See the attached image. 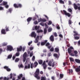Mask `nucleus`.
Wrapping results in <instances>:
<instances>
[{
    "instance_id": "1",
    "label": "nucleus",
    "mask_w": 80,
    "mask_h": 80,
    "mask_svg": "<svg viewBox=\"0 0 80 80\" xmlns=\"http://www.w3.org/2000/svg\"><path fill=\"white\" fill-rule=\"evenodd\" d=\"M73 50H74V48L72 46H70L69 48L68 49V52L70 55L74 56V54L72 53Z\"/></svg>"
},
{
    "instance_id": "2",
    "label": "nucleus",
    "mask_w": 80,
    "mask_h": 80,
    "mask_svg": "<svg viewBox=\"0 0 80 80\" xmlns=\"http://www.w3.org/2000/svg\"><path fill=\"white\" fill-rule=\"evenodd\" d=\"M40 74V70L39 69H37L35 72L34 73V77L38 80H39L40 78V76H38V75Z\"/></svg>"
},
{
    "instance_id": "3",
    "label": "nucleus",
    "mask_w": 80,
    "mask_h": 80,
    "mask_svg": "<svg viewBox=\"0 0 80 80\" xmlns=\"http://www.w3.org/2000/svg\"><path fill=\"white\" fill-rule=\"evenodd\" d=\"M73 32L74 33V34H73V36L74 37V39L75 40H79V39L80 38V37L76 36H79V34H78V32L76 31H73Z\"/></svg>"
},
{
    "instance_id": "4",
    "label": "nucleus",
    "mask_w": 80,
    "mask_h": 80,
    "mask_svg": "<svg viewBox=\"0 0 80 80\" xmlns=\"http://www.w3.org/2000/svg\"><path fill=\"white\" fill-rule=\"evenodd\" d=\"M77 5H78V6H79V7H78V6L75 3L73 4V7L75 9V10H77L78 9V10H80V4L79 3H78L77 4Z\"/></svg>"
},
{
    "instance_id": "5",
    "label": "nucleus",
    "mask_w": 80,
    "mask_h": 80,
    "mask_svg": "<svg viewBox=\"0 0 80 80\" xmlns=\"http://www.w3.org/2000/svg\"><path fill=\"white\" fill-rule=\"evenodd\" d=\"M13 6L15 8H21L22 7V5L21 4H14L13 5Z\"/></svg>"
},
{
    "instance_id": "6",
    "label": "nucleus",
    "mask_w": 80,
    "mask_h": 80,
    "mask_svg": "<svg viewBox=\"0 0 80 80\" xmlns=\"http://www.w3.org/2000/svg\"><path fill=\"white\" fill-rule=\"evenodd\" d=\"M27 52H25L23 55V62H25L26 61L27 59Z\"/></svg>"
},
{
    "instance_id": "7",
    "label": "nucleus",
    "mask_w": 80,
    "mask_h": 80,
    "mask_svg": "<svg viewBox=\"0 0 80 80\" xmlns=\"http://www.w3.org/2000/svg\"><path fill=\"white\" fill-rule=\"evenodd\" d=\"M63 12L64 13L65 15H66V16H68V17H71V14L68 13L65 10H63Z\"/></svg>"
},
{
    "instance_id": "8",
    "label": "nucleus",
    "mask_w": 80,
    "mask_h": 80,
    "mask_svg": "<svg viewBox=\"0 0 80 80\" xmlns=\"http://www.w3.org/2000/svg\"><path fill=\"white\" fill-rule=\"evenodd\" d=\"M30 36H31V37H32L36 38V37L37 36V34L35 33V32H32L31 35H30Z\"/></svg>"
},
{
    "instance_id": "9",
    "label": "nucleus",
    "mask_w": 80,
    "mask_h": 80,
    "mask_svg": "<svg viewBox=\"0 0 80 80\" xmlns=\"http://www.w3.org/2000/svg\"><path fill=\"white\" fill-rule=\"evenodd\" d=\"M38 23L40 22H47V20L45 18H40L39 19H38Z\"/></svg>"
},
{
    "instance_id": "10",
    "label": "nucleus",
    "mask_w": 80,
    "mask_h": 80,
    "mask_svg": "<svg viewBox=\"0 0 80 80\" xmlns=\"http://www.w3.org/2000/svg\"><path fill=\"white\" fill-rule=\"evenodd\" d=\"M7 50L8 51H11L13 50V47L11 46H7Z\"/></svg>"
},
{
    "instance_id": "11",
    "label": "nucleus",
    "mask_w": 80,
    "mask_h": 80,
    "mask_svg": "<svg viewBox=\"0 0 80 80\" xmlns=\"http://www.w3.org/2000/svg\"><path fill=\"white\" fill-rule=\"evenodd\" d=\"M46 46L48 47V49H50V48L52 47V45H50V44L48 42L46 43Z\"/></svg>"
},
{
    "instance_id": "12",
    "label": "nucleus",
    "mask_w": 80,
    "mask_h": 80,
    "mask_svg": "<svg viewBox=\"0 0 80 80\" xmlns=\"http://www.w3.org/2000/svg\"><path fill=\"white\" fill-rule=\"evenodd\" d=\"M47 42H48V40H45L44 41V42H41V45L42 46H43V45H45V44L47 43Z\"/></svg>"
},
{
    "instance_id": "13",
    "label": "nucleus",
    "mask_w": 80,
    "mask_h": 80,
    "mask_svg": "<svg viewBox=\"0 0 80 80\" xmlns=\"http://www.w3.org/2000/svg\"><path fill=\"white\" fill-rule=\"evenodd\" d=\"M4 69H6V70L8 71V72H10L11 71V69L8 68V67L7 66H5L4 67Z\"/></svg>"
},
{
    "instance_id": "14",
    "label": "nucleus",
    "mask_w": 80,
    "mask_h": 80,
    "mask_svg": "<svg viewBox=\"0 0 80 80\" xmlns=\"http://www.w3.org/2000/svg\"><path fill=\"white\" fill-rule=\"evenodd\" d=\"M2 34H3V35H5L7 32H6V31H5V29H2L1 30V31Z\"/></svg>"
},
{
    "instance_id": "15",
    "label": "nucleus",
    "mask_w": 80,
    "mask_h": 80,
    "mask_svg": "<svg viewBox=\"0 0 80 80\" xmlns=\"http://www.w3.org/2000/svg\"><path fill=\"white\" fill-rule=\"evenodd\" d=\"M30 69V64H28V66H25L24 67V70H25V69Z\"/></svg>"
},
{
    "instance_id": "16",
    "label": "nucleus",
    "mask_w": 80,
    "mask_h": 80,
    "mask_svg": "<svg viewBox=\"0 0 80 80\" xmlns=\"http://www.w3.org/2000/svg\"><path fill=\"white\" fill-rule=\"evenodd\" d=\"M38 62H37L36 61L34 63L33 65V67L34 68H36V67H37V65H38Z\"/></svg>"
},
{
    "instance_id": "17",
    "label": "nucleus",
    "mask_w": 80,
    "mask_h": 80,
    "mask_svg": "<svg viewBox=\"0 0 80 80\" xmlns=\"http://www.w3.org/2000/svg\"><path fill=\"white\" fill-rule=\"evenodd\" d=\"M50 39L51 42H53L54 41V37L52 35L50 38Z\"/></svg>"
},
{
    "instance_id": "18",
    "label": "nucleus",
    "mask_w": 80,
    "mask_h": 80,
    "mask_svg": "<svg viewBox=\"0 0 80 80\" xmlns=\"http://www.w3.org/2000/svg\"><path fill=\"white\" fill-rule=\"evenodd\" d=\"M22 50V47L20 46L19 48H17L18 52H20Z\"/></svg>"
},
{
    "instance_id": "19",
    "label": "nucleus",
    "mask_w": 80,
    "mask_h": 80,
    "mask_svg": "<svg viewBox=\"0 0 80 80\" xmlns=\"http://www.w3.org/2000/svg\"><path fill=\"white\" fill-rule=\"evenodd\" d=\"M68 24L69 25H72V23H73V22H72V21L71 19H70L68 20Z\"/></svg>"
},
{
    "instance_id": "20",
    "label": "nucleus",
    "mask_w": 80,
    "mask_h": 80,
    "mask_svg": "<svg viewBox=\"0 0 80 80\" xmlns=\"http://www.w3.org/2000/svg\"><path fill=\"white\" fill-rule=\"evenodd\" d=\"M12 10H13V9H12V8H9L8 9V11H7V13H8V12H10V13H11Z\"/></svg>"
},
{
    "instance_id": "21",
    "label": "nucleus",
    "mask_w": 80,
    "mask_h": 80,
    "mask_svg": "<svg viewBox=\"0 0 80 80\" xmlns=\"http://www.w3.org/2000/svg\"><path fill=\"white\" fill-rule=\"evenodd\" d=\"M68 72L69 73H72L73 72V70L68 69Z\"/></svg>"
},
{
    "instance_id": "22",
    "label": "nucleus",
    "mask_w": 80,
    "mask_h": 80,
    "mask_svg": "<svg viewBox=\"0 0 80 80\" xmlns=\"http://www.w3.org/2000/svg\"><path fill=\"white\" fill-rule=\"evenodd\" d=\"M75 62H76V63H78L80 64V59H75Z\"/></svg>"
},
{
    "instance_id": "23",
    "label": "nucleus",
    "mask_w": 80,
    "mask_h": 80,
    "mask_svg": "<svg viewBox=\"0 0 80 80\" xmlns=\"http://www.w3.org/2000/svg\"><path fill=\"white\" fill-rule=\"evenodd\" d=\"M32 18L29 17L27 19V21L28 22H30L31 20H32Z\"/></svg>"
},
{
    "instance_id": "24",
    "label": "nucleus",
    "mask_w": 80,
    "mask_h": 80,
    "mask_svg": "<svg viewBox=\"0 0 80 80\" xmlns=\"http://www.w3.org/2000/svg\"><path fill=\"white\" fill-rule=\"evenodd\" d=\"M38 62L40 65H42L43 63V61L42 60H39L38 61Z\"/></svg>"
},
{
    "instance_id": "25",
    "label": "nucleus",
    "mask_w": 80,
    "mask_h": 80,
    "mask_svg": "<svg viewBox=\"0 0 80 80\" xmlns=\"http://www.w3.org/2000/svg\"><path fill=\"white\" fill-rule=\"evenodd\" d=\"M76 71L77 72H80V68H77L76 69Z\"/></svg>"
},
{
    "instance_id": "26",
    "label": "nucleus",
    "mask_w": 80,
    "mask_h": 80,
    "mask_svg": "<svg viewBox=\"0 0 80 80\" xmlns=\"http://www.w3.org/2000/svg\"><path fill=\"white\" fill-rule=\"evenodd\" d=\"M5 28L6 32H8V31H9V27L6 26Z\"/></svg>"
},
{
    "instance_id": "27",
    "label": "nucleus",
    "mask_w": 80,
    "mask_h": 80,
    "mask_svg": "<svg viewBox=\"0 0 80 80\" xmlns=\"http://www.w3.org/2000/svg\"><path fill=\"white\" fill-rule=\"evenodd\" d=\"M47 32V28H45L44 30V34H46Z\"/></svg>"
},
{
    "instance_id": "28",
    "label": "nucleus",
    "mask_w": 80,
    "mask_h": 80,
    "mask_svg": "<svg viewBox=\"0 0 80 80\" xmlns=\"http://www.w3.org/2000/svg\"><path fill=\"white\" fill-rule=\"evenodd\" d=\"M55 51L56 52H59V48H55Z\"/></svg>"
},
{
    "instance_id": "29",
    "label": "nucleus",
    "mask_w": 80,
    "mask_h": 80,
    "mask_svg": "<svg viewBox=\"0 0 80 80\" xmlns=\"http://www.w3.org/2000/svg\"><path fill=\"white\" fill-rule=\"evenodd\" d=\"M52 62L51 61H49V62L48 63V65L49 66H50V67H51L52 66Z\"/></svg>"
},
{
    "instance_id": "30",
    "label": "nucleus",
    "mask_w": 80,
    "mask_h": 80,
    "mask_svg": "<svg viewBox=\"0 0 80 80\" xmlns=\"http://www.w3.org/2000/svg\"><path fill=\"white\" fill-rule=\"evenodd\" d=\"M52 62L51 61H49V62L48 63V65L49 66H50V67H51L52 66Z\"/></svg>"
},
{
    "instance_id": "31",
    "label": "nucleus",
    "mask_w": 80,
    "mask_h": 80,
    "mask_svg": "<svg viewBox=\"0 0 80 80\" xmlns=\"http://www.w3.org/2000/svg\"><path fill=\"white\" fill-rule=\"evenodd\" d=\"M60 77L61 79L63 78V74H60Z\"/></svg>"
},
{
    "instance_id": "32",
    "label": "nucleus",
    "mask_w": 80,
    "mask_h": 80,
    "mask_svg": "<svg viewBox=\"0 0 80 80\" xmlns=\"http://www.w3.org/2000/svg\"><path fill=\"white\" fill-rule=\"evenodd\" d=\"M39 28H40L39 26L38 27L37 26H35V30H38V29H39Z\"/></svg>"
},
{
    "instance_id": "33",
    "label": "nucleus",
    "mask_w": 80,
    "mask_h": 80,
    "mask_svg": "<svg viewBox=\"0 0 80 80\" xmlns=\"http://www.w3.org/2000/svg\"><path fill=\"white\" fill-rule=\"evenodd\" d=\"M68 11L69 12H70V13H72V9L70 8H69L68 9Z\"/></svg>"
},
{
    "instance_id": "34",
    "label": "nucleus",
    "mask_w": 80,
    "mask_h": 80,
    "mask_svg": "<svg viewBox=\"0 0 80 80\" xmlns=\"http://www.w3.org/2000/svg\"><path fill=\"white\" fill-rule=\"evenodd\" d=\"M69 60L71 62H74V59L72 58H69Z\"/></svg>"
},
{
    "instance_id": "35",
    "label": "nucleus",
    "mask_w": 80,
    "mask_h": 80,
    "mask_svg": "<svg viewBox=\"0 0 80 80\" xmlns=\"http://www.w3.org/2000/svg\"><path fill=\"white\" fill-rule=\"evenodd\" d=\"M12 57V55H9L8 56V59H9L11 58Z\"/></svg>"
},
{
    "instance_id": "36",
    "label": "nucleus",
    "mask_w": 80,
    "mask_h": 80,
    "mask_svg": "<svg viewBox=\"0 0 80 80\" xmlns=\"http://www.w3.org/2000/svg\"><path fill=\"white\" fill-rule=\"evenodd\" d=\"M74 53L75 55V56H77V54H78V52L77 51H74Z\"/></svg>"
},
{
    "instance_id": "37",
    "label": "nucleus",
    "mask_w": 80,
    "mask_h": 80,
    "mask_svg": "<svg viewBox=\"0 0 80 80\" xmlns=\"http://www.w3.org/2000/svg\"><path fill=\"white\" fill-rule=\"evenodd\" d=\"M52 22L51 21H48V25H52Z\"/></svg>"
},
{
    "instance_id": "38",
    "label": "nucleus",
    "mask_w": 80,
    "mask_h": 80,
    "mask_svg": "<svg viewBox=\"0 0 80 80\" xmlns=\"http://www.w3.org/2000/svg\"><path fill=\"white\" fill-rule=\"evenodd\" d=\"M3 5H7V2L3 1Z\"/></svg>"
},
{
    "instance_id": "39",
    "label": "nucleus",
    "mask_w": 80,
    "mask_h": 80,
    "mask_svg": "<svg viewBox=\"0 0 80 80\" xmlns=\"http://www.w3.org/2000/svg\"><path fill=\"white\" fill-rule=\"evenodd\" d=\"M33 52H31L30 53V57H32L33 56Z\"/></svg>"
},
{
    "instance_id": "40",
    "label": "nucleus",
    "mask_w": 80,
    "mask_h": 80,
    "mask_svg": "<svg viewBox=\"0 0 80 80\" xmlns=\"http://www.w3.org/2000/svg\"><path fill=\"white\" fill-rule=\"evenodd\" d=\"M59 2L62 4H64V2H63L62 0H59Z\"/></svg>"
},
{
    "instance_id": "41",
    "label": "nucleus",
    "mask_w": 80,
    "mask_h": 80,
    "mask_svg": "<svg viewBox=\"0 0 80 80\" xmlns=\"http://www.w3.org/2000/svg\"><path fill=\"white\" fill-rule=\"evenodd\" d=\"M42 66H43L44 69H46V68H47V64H46L45 65H42Z\"/></svg>"
},
{
    "instance_id": "42",
    "label": "nucleus",
    "mask_w": 80,
    "mask_h": 80,
    "mask_svg": "<svg viewBox=\"0 0 80 80\" xmlns=\"http://www.w3.org/2000/svg\"><path fill=\"white\" fill-rule=\"evenodd\" d=\"M54 56L56 58H58V54H54Z\"/></svg>"
},
{
    "instance_id": "43",
    "label": "nucleus",
    "mask_w": 80,
    "mask_h": 80,
    "mask_svg": "<svg viewBox=\"0 0 80 80\" xmlns=\"http://www.w3.org/2000/svg\"><path fill=\"white\" fill-rule=\"evenodd\" d=\"M41 80H47L46 79V78L43 77H41Z\"/></svg>"
},
{
    "instance_id": "44",
    "label": "nucleus",
    "mask_w": 80,
    "mask_h": 80,
    "mask_svg": "<svg viewBox=\"0 0 80 80\" xmlns=\"http://www.w3.org/2000/svg\"><path fill=\"white\" fill-rule=\"evenodd\" d=\"M37 33H40V32H43V30H38L37 31Z\"/></svg>"
},
{
    "instance_id": "45",
    "label": "nucleus",
    "mask_w": 80,
    "mask_h": 80,
    "mask_svg": "<svg viewBox=\"0 0 80 80\" xmlns=\"http://www.w3.org/2000/svg\"><path fill=\"white\" fill-rule=\"evenodd\" d=\"M15 55L16 57H18L20 55V53L19 52H18L16 53Z\"/></svg>"
},
{
    "instance_id": "46",
    "label": "nucleus",
    "mask_w": 80,
    "mask_h": 80,
    "mask_svg": "<svg viewBox=\"0 0 80 80\" xmlns=\"http://www.w3.org/2000/svg\"><path fill=\"white\" fill-rule=\"evenodd\" d=\"M20 59L18 58H16L15 60V62H18L19 61Z\"/></svg>"
},
{
    "instance_id": "47",
    "label": "nucleus",
    "mask_w": 80,
    "mask_h": 80,
    "mask_svg": "<svg viewBox=\"0 0 80 80\" xmlns=\"http://www.w3.org/2000/svg\"><path fill=\"white\" fill-rule=\"evenodd\" d=\"M53 50H54V48L53 47L51 48L50 49V52H53Z\"/></svg>"
},
{
    "instance_id": "48",
    "label": "nucleus",
    "mask_w": 80,
    "mask_h": 80,
    "mask_svg": "<svg viewBox=\"0 0 80 80\" xmlns=\"http://www.w3.org/2000/svg\"><path fill=\"white\" fill-rule=\"evenodd\" d=\"M38 40L37 39H35V41H34V43H38Z\"/></svg>"
},
{
    "instance_id": "49",
    "label": "nucleus",
    "mask_w": 80,
    "mask_h": 80,
    "mask_svg": "<svg viewBox=\"0 0 80 80\" xmlns=\"http://www.w3.org/2000/svg\"><path fill=\"white\" fill-rule=\"evenodd\" d=\"M52 67H54L55 66V62H53V63L52 64Z\"/></svg>"
},
{
    "instance_id": "50",
    "label": "nucleus",
    "mask_w": 80,
    "mask_h": 80,
    "mask_svg": "<svg viewBox=\"0 0 80 80\" xmlns=\"http://www.w3.org/2000/svg\"><path fill=\"white\" fill-rule=\"evenodd\" d=\"M33 23L35 25H37V24H38V21H36L34 22Z\"/></svg>"
},
{
    "instance_id": "51",
    "label": "nucleus",
    "mask_w": 80,
    "mask_h": 80,
    "mask_svg": "<svg viewBox=\"0 0 80 80\" xmlns=\"http://www.w3.org/2000/svg\"><path fill=\"white\" fill-rule=\"evenodd\" d=\"M33 63H31V68L32 69L33 68Z\"/></svg>"
},
{
    "instance_id": "52",
    "label": "nucleus",
    "mask_w": 80,
    "mask_h": 80,
    "mask_svg": "<svg viewBox=\"0 0 80 80\" xmlns=\"http://www.w3.org/2000/svg\"><path fill=\"white\" fill-rule=\"evenodd\" d=\"M35 59V56H33L32 58V61H34Z\"/></svg>"
},
{
    "instance_id": "53",
    "label": "nucleus",
    "mask_w": 80,
    "mask_h": 80,
    "mask_svg": "<svg viewBox=\"0 0 80 80\" xmlns=\"http://www.w3.org/2000/svg\"><path fill=\"white\" fill-rule=\"evenodd\" d=\"M40 25H42V26H44V23H43V22H41L40 23Z\"/></svg>"
},
{
    "instance_id": "54",
    "label": "nucleus",
    "mask_w": 80,
    "mask_h": 80,
    "mask_svg": "<svg viewBox=\"0 0 80 80\" xmlns=\"http://www.w3.org/2000/svg\"><path fill=\"white\" fill-rule=\"evenodd\" d=\"M59 37H61V38H63V36L61 34H59Z\"/></svg>"
},
{
    "instance_id": "55",
    "label": "nucleus",
    "mask_w": 80,
    "mask_h": 80,
    "mask_svg": "<svg viewBox=\"0 0 80 80\" xmlns=\"http://www.w3.org/2000/svg\"><path fill=\"white\" fill-rule=\"evenodd\" d=\"M10 79H12V73H11L10 74Z\"/></svg>"
},
{
    "instance_id": "56",
    "label": "nucleus",
    "mask_w": 80,
    "mask_h": 80,
    "mask_svg": "<svg viewBox=\"0 0 80 80\" xmlns=\"http://www.w3.org/2000/svg\"><path fill=\"white\" fill-rule=\"evenodd\" d=\"M58 36V35H57V34L56 32H54V36L55 37H57Z\"/></svg>"
},
{
    "instance_id": "57",
    "label": "nucleus",
    "mask_w": 80,
    "mask_h": 80,
    "mask_svg": "<svg viewBox=\"0 0 80 80\" xmlns=\"http://www.w3.org/2000/svg\"><path fill=\"white\" fill-rule=\"evenodd\" d=\"M3 10V8L1 6L0 7V10Z\"/></svg>"
},
{
    "instance_id": "58",
    "label": "nucleus",
    "mask_w": 80,
    "mask_h": 80,
    "mask_svg": "<svg viewBox=\"0 0 80 80\" xmlns=\"http://www.w3.org/2000/svg\"><path fill=\"white\" fill-rule=\"evenodd\" d=\"M31 43H32V41H31V42H29L28 43V45L30 46L31 45Z\"/></svg>"
},
{
    "instance_id": "59",
    "label": "nucleus",
    "mask_w": 80,
    "mask_h": 80,
    "mask_svg": "<svg viewBox=\"0 0 80 80\" xmlns=\"http://www.w3.org/2000/svg\"><path fill=\"white\" fill-rule=\"evenodd\" d=\"M52 30V28H49L48 29V32H50Z\"/></svg>"
},
{
    "instance_id": "60",
    "label": "nucleus",
    "mask_w": 80,
    "mask_h": 80,
    "mask_svg": "<svg viewBox=\"0 0 80 80\" xmlns=\"http://www.w3.org/2000/svg\"><path fill=\"white\" fill-rule=\"evenodd\" d=\"M51 78L52 80H55V77L54 76H52L51 77Z\"/></svg>"
},
{
    "instance_id": "61",
    "label": "nucleus",
    "mask_w": 80,
    "mask_h": 80,
    "mask_svg": "<svg viewBox=\"0 0 80 80\" xmlns=\"http://www.w3.org/2000/svg\"><path fill=\"white\" fill-rule=\"evenodd\" d=\"M5 7L6 8H8V7H9V6L8 5H5Z\"/></svg>"
},
{
    "instance_id": "62",
    "label": "nucleus",
    "mask_w": 80,
    "mask_h": 80,
    "mask_svg": "<svg viewBox=\"0 0 80 80\" xmlns=\"http://www.w3.org/2000/svg\"><path fill=\"white\" fill-rule=\"evenodd\" d=\"M7 45V44L5 43H4L3 44V46H6V45Z\"/></svg>"
},
{
    "instance_id": "63",
    "label": "nucleus",
    "mask_w": 80,
    "mask_h": 80,
    "mask_svg": "<svg viewBox=\"0 0 80 80\" xmlns=\"http://www.w3.org/2000/svg\"><path fill=\"white\" fill-rule=\"evenodd\" d=\"M30 50L31 51L32 50H33V47H30Z\"/></svg>"
},
{
    "instance_id": "64",
    "label": "nucleus",
    "mask_w": 80,
    "mask_h": 80,
    "mask_svg": "<svg viewBox=\"0 0 80 80\" xmlns=\"http://www.w3.org/2000/svg\"><path fill=\"white\" fill-rule=\"evenodd\" d=\"M47 65L45 63V61H44L42 63V65Z\"/></svg>"
}]
</instances>
